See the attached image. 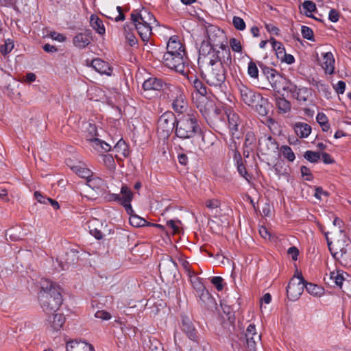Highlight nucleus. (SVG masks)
<instances>
[{
  "instance_id": "obj_37",
  "label": "nucleus",
  "mask_w": 351,
  "mask_h": 351,
  "mask_svg": "<svg viewBox=\"0 0 351 351\" xmlns=\"http://www.w3.org/2000/svg\"><path fill=\"white\" fill-rule=\"evenodd\" d=\"M71 169L80 177L86 178V180L89 178L93 173L87 168L81 165H75L71 167Z\"/></svg>"
},
{
  "instance_id": "obj_42",
  "label": "nucleus",
  "mask_w": 351,
  "mask_h": 351,
  "mask_svg": "<svg viewBox=\"0 0 351 351\" xmlns=\"http://www.w3.org/2000/svg\"><path fill=\"white\" fill-rule=\"evenodd\" d=\"M330 279L332 280L335 285L341 288L344 278L339 271H331L330 273Z\"/></svg>"
},
{
  "instance_id": "obj_26",
  "label": "nucleus",
  "mask_w": 351,
  "mask_h": 351,
  "mask_svg": "<svg viewBox=\"0 0 351 351\" xmlns=\"http://www.w3.org/2000/svg\"><path fill=\"white\" fill-rule=\"evenodd\" d=\"M92 67L100 74H106L110 75L112 69L109 66V64L101 59H95L91 62Z\"/></svg>"
},
{
  "instance_id": "obj_22",
  "label": "nucleus",
  "mask_w": 351,
  "mask_h": 351,
  "mask_svg": "<svg viewBox=\"0 0 351 351\" xmlns=\"http://www.w3.org/2000/svg\"><path fill=\"white\" fill-rule=\"evenodd\" d=\"M66 351H95L91 344L85 341L71 340L66 342Z\"/></svg>"
},
{
  "instance_id": "obj_61",
  "label": "nucleus",
  "mask_w": 351,
  "mask_h": 351,
  "mask_svg": "<svg viewBox=\"0 0 351 351\" xmlns=\"http://www.w3.org/2000/svg\"><path fill=\"white\" fill-rule=\"evenodd\" d=\"M300 171L302 177H306V180H311L312 179L311 171L306 166H302L300 168Z\"/></svg>"
},
{
  "instance_id": "obj_56",
  "label": "nucleus",
  "mask_w": 351,
  "mask_h": 351,
  "mask_svg": "<svg viewBox=\"0 0 351 351\" xmlns=\"http://www.w3.org/2000/svg\"><path fill=\"white\" fill-rule=\"evenodd\" d=\"M222 282L223 279L219 276H215L211 279L212 284L215 286L218 291L223 289Z\"/></svg>"
},
{
  "instance_id": "obj_27",
  "label": "nucleus",
  "mask_w": 351,
  "mask_h": 351,
  "mask_svg": "<svg viewBox=\"0 0 351 351\" xmlns=\"http://www.w3.org/2000/svg\"><path fill=\"white\" fill-rule=\"evenodd\" d=\"M335 58L331 52H327L323 56L322 68L326 74L331 75L334 72Z\"/></svg>"
},
{
  "instance_id": "obj_48",
  "label": "nucleus",
  "mask_w": 351,
  "mask_h": 351,
  "mask_svg": "<svg viewBox=\"0 0 351 351\" xmlns=\"http://www.w3.org/2000/svg\"><path fill=\"white\" fill-rule=\"evenodd\" d=\"M232 24L238 30H243L245 28V23L243 19L239 16H234L232 19Z\"/></svg>"
},
{
  "instance_id": "obj_16",
  "label": "nucleus",
  "mask_w": 351,
  "mask_h": 351,
  "mask_svg": "<svg viewBox=\"0 0 351 351\" xmlns=\"http://www.w3.org/2000/svg\"><path fill=\"white\" fill-rule=\"evenodd\" d=\"M258 145L263 154H269L278 149V144L271 136H264L259 139Z\"/></svg>"
},
{
  "instance_id": "obj_23",
  "label": "nucleus",
  "mask_w": 351,
  "mask_h": 351,
  "mask_svg": "<svg viewBox=\"0 0 351 351\" xmlns=\"http://www.w3.org/2000/svg\"><path fill=\"white\" fill-rule=\"evenodd\" d=\"M167 51L165 53H186L183 45L176 36H173L169 38L167 45Z\"/></svg>"
},
{
  "instance_id": "obj_21",
  "label": "nucleus",
  "mask_w": 351,
  "mask_h": 351,
  "mask_svg": "<svg viewBox=\"0 0 351 351\" xmlns=\"http://www.w3.org/2000/svg\"><path fill=\"white\" fill-rule=\"evenodd\" d=\"M133 198V193L131 190L126 186H122L121 189V205H123L128 213H134L131 206V201Z\"/></svg>"
},
{
  "instance_id": "obj_18",
  "label": "nucleus",
  "mask_w": 351,
  "mask_h": 351,
  "mask_svg": "<svg viewBox=\"0 0 351 351\" xmlns=\"http://www.w3.org/2000/svg\"><path fill=\"white\" fill-rule=\"evenodd\" d=\"M263 73L274 89L279 88V84H282L285 79L275 69L265 67Z\"/></svg>"
},
{
  "instance_id": "obj_44",
  "label": "nucleus",
  "mask_w": 351,
  "mask_h": 351,
  "mask_svg": "<svg viewBox=\"0 0 351 351\" xmlns=\"http://www.w3.org/2000/svg\"><path fill=\"white\" fill-rule=\"evenodd\" d=\"M193 85L197 92L202 96H205L207 93L206 88L202 82L197 78L193 81Z\"/></svg>"
},
{
  "instance_id": "obj_55",
  "label": "nucleus",
  "mask_w": 351,
  "mask_h": 351,
  "mask_svg": "<svg viewBox=\"0 0 351 351\" xmlns=\"http://www.w3.org/2000/svg\"><path fill=\"white\" fill-rule=\"evenodd\" d=\"M230 46L234 51L240 52L242 50V47L240 41L235 38L230 39Z\"/></svg>"
},
{
  "instance_id": "obj_54",
  "label": "nucleus",
  "mask_w": 351,
  "mask_h": 351,
  "mask_svg": "<svg viewBox=\"0 0 351 351\" xmlns=\"http://www.w3.org/2000/svg\"><path fill=\"white\" fill-rule=\"evenodd\" d=\"M237 170L239 174L243 177L247 181H249L250 176L248 175L245 166L242 163L237 164Z\"/></svg>"
},
{
  "instance_id": "obj_25",
  "label": "nucleus",
  "mask_w": 351,
  "mask_h": 351,
  "mask_svg": "<svg viewBox=\"0 0 351 351\" xmlns=\"http://www.w3.org/2000/svg\"><path fill=\"white\" fill-rule=\"evenodd\" d=\"M91 41V32L87 30L84 32L78 33L73 39V45L78 48H84L88 46Z\"/></svg>"
},
{
  "instance_id": "obj_11",
  "label": "nucleus",
  "mask_w": 351,
  "mask_h": 351,
  "mask_svg": "<svg viewBox=\"0 0 351 351\" xmlns=\"http://www.w3.org/2000/svg\"><path fill=\"white\" fill-rule=\"evenodd\" d=\"M206 100L204 105H199V111L207 121H214L219 119L222 110L217 107L212 101Z\"/></svg>"
},
{
  "instance_id": "obj_3",
  "label": "nucleus",
  "mask_w": 351,
  "mask_h": 351,
  "mask_svg": "<svg viewBox=\"0 0 351 351\" xmlns=\"http://www.w3.org/2000/svg\"><path fill=\"white\" fill-rule=\"evenodd\" d=\"M132 27H134L143 42H148L152 34V25L156 23L154 15L146 10L131 14Z\"/></svg>"
},
{
  "instance_id": "obj_58",
  "label": "nucleus",
  "mask_w": 351,
  "mask_h": 351,
  "mask_svg": "<svg viewBox=\"0 0 351 351\" xmlns=\"http://www.w3.org/2000/svg\"><path fill=\"white\" fill-rule=\"evenodd\" d=\"M333 87L337 94H343L346 89V83L343 81H339Z\"/></svg>"
},
{
  "instance_id": "obj_12",
  "label": "nucleus",
  "mask_w": 351,
  "mask_h": 351,
  "mask_svg": "<svg viewBox=\"0 0 351 351\" xmlns=\"http://www.w3.org/2000/svg\"><path fill=\"white\" fill-rule=\"evenodd\" d=\"M241 99L247 106L254 107L257 101L261 99V95L256 93L252 89L241 84L238 85Z\"/></svg>"
},
{
  "instance_id": "obj_47",
  "label": "nucleus",
  "mask_w": 351,
  "mask_h": 351,
  "mask_svg": "<svg viewBox=\"0 0 351 351\" xmlns=\"http://www.w3.org/2000/svg\"><path fill=\"white\" fill-rule=\"evenodd\" d=\"M247 73H248V75L251 77H253V78H257L258 76V70L257 66L252 61H250L248 63Z\"/></svg>"
},
{
  "instance_id": "obj_36",
  "label": "nucleus",
  "mask_w": 351,
  "mask_h": 351,
  "mask_svg": "<svg viewBox=\"0 0 351 351\" xmlns=\"http://www.w3.org/2000/svg\"><path fill=\"white\" fill-rule=\"evenodd\" d=\"M302 12H303L306 16L314 18L312 13L317 10L315 3L309 0L304 1L302 5Z\"/></svg>"
},
{
  "instance_id": "obj_5",
  "label": "nucleus",
  "mask_w": 351,
  "mask_h": 351,
  "mask_svg": "<svg viewBox=\"0 0 351 351\" xmlns=\"http://www.w3.org/2000/svg\"><path fill=\"white\" fill-rule=\"evenodd\" d=\"M261 339V336L256 332L255 325L250 324L245 332L233 341L232 347L234 351H257L256 345Z\"/></svg>"
},
{
  "instance_id": "obj_57",
  "label": "nucleus",
  "mask_w": 351,
  "mask_h": 351,
  "mask_svg": "<svg viewBox=\"0 0 351 351\" xmlns=\"http://www.w3.org/2000/svg\"><path fill=\"white\" fill-rule=\"evenodd\" d=\"M88 141H90L91 145L97 151L100 152L101 145H102V141L97 138H89Z\"/></svg>"
},
{
  "instance_id": "obj_43",
  "label": "nucleus",
  "mask_w": 351,
  "mask_h": 351,
  "mask_svg": "<svg viewBox=\"0 0 351 351\" xmlns=\"http://www.w3.org/2000/svg\"><path fill=\"white\" fill-rule=\"evenodd\" d=\"M280 152L282 156L289 161L293 162L295 160V154L290 147L283 145L280 148Z\"/></svg>"
},
{
  "instance_id": "obj_10",
  "label": "nucleus",
  "mask_w": 351,
  "mask_h": 351,
  "mask_svg": "<svg viewBox=\"0 0 351 351\" xmlns=\"http://www.w3.org/2000/svg\"><path fill=\"white\" fill-rule=\"evenodd\" d=\"M305 288V280L300 276H294L289 282L287 288V293L289 298L291 300H296L303 293Z\"/></svg>"
},
{
  "instance_id": "obj_51",
  "label": "nucleus",
  "mask_w": 351,
  "mask_h": 351,
  "mask_svg": "<svg viewBox=\"0 0 351 351\" xmlns=\"http://www.w3.org/2000/svg\"><path fill=\"white\" fill-rule=\"evenodd\" d=\"M104 162L105 165L108 167V169L111 170H114L115 169V163L114 160L112 156L106 155L104 157Z\"/></svg>"
},
{
  "instance_id": "obj_38",
  "label": "nucleus",
  "mask_w": 351,
  "mask_h": 351,
  "mask_svg": "<svg viewBox=\"0 0 351 351\" xmlns=\"http://www.w3.org/2000/svg\"><path fill=\"white\" fill-rule=\"evenodd\" d=\"M272 47L275 50L277 58L278 59L282 58V56H285V49L280 42L276 41L274 38L270 39Z\"/></svg>"
},
{
  "instance_id": "obj_20",
  "label": "nucleus",
  "mask_w": 351,
  "mask_h": 351,
  "mask_svg": "<svg viewBox=\"0 0 351 351\" xmlns=\"http://www.w3.org/2000/svg\"><path fill=\"white\" fill-rule=\"evenodd\" d=\"M227 117L228 121V127L232 134V138H239V136L237 135L236 133L239 132V127L241 124V120L239 116L234 112H230L227 114Z\"/></svg>"
},
{
  "instance_id": "obj_8",
  "label": "nucleus",
  "mask_w": 351,
  "mask_h": 351,
  "mask_svg": "<svg viewBox=\"0 0 351 351\" xmlns=\"http://www.w3.org/2000/svg\"><path fill=\"white\" fill-rule=\"evenodd\" d=\"M177 119L171 112H166L162 114L158 121V131L162 133L164 136H169L170 133L175 130Z\"/></svg>"
},
{
  "instance_id": "obj_59",
  "label": "nucleus",
  "mask_w": 351,
  "mask_h": 351,
  "mask_svg": "<svg viewBox=\"0 0 351 351\" xmlns=\"http://www.w3.org/2000/svg\"><path fill=\"white\" fill-rule=\"evenodd\" d=\"M95 317L103 320H108L110 319L111 315L109 313L106 311H98L95 313Z\"/></svg>"
},
{
  "instance_id": "obj_40",
  "label": "nucleus",
  "mask_w": 351,
  "mask_h": 351,
  "mask_svg": "<svg viewBox=\"0 0 351 351\" xmlns=\"http://www.w3.org/2000/svg\"><path fill=\"white\" fill-rule=\"evenodd\" d=\"M276 105L278 108L279 110L285 113L290 110L291 104L289 101L286 100L285 98L278 97L276 99Z\"/></svg>"
},
{
  "instance_id": "obj_1",
  "label": "nucleus",
  "mask_w": 351,
  "mask_h": 351,
  "mask_svg": "<svg viewBox=\"0 0 351 351\" xmlns=\"http://www.w3.org/2000/svg\"><path fill=\"white\" fill-rule=\"evenodd\" d=\"M38 299L41 308L47 314L56 312L62 302L58 289L47 279H42L40 282Z\"/></svg>"
},
{
  "instance_id": "obj_39",
  "label": "nucleus",
  "mask_w": 351,
  "mask_h": 351,
  "mask_svg": "<svg viewBox=\"0 0 351 351\" xmlns=\"http://www.w3.org/2000/svg\"><path fill=\"white\" fill-rule=\"evenodd\" d=\"M130 217V224L134 226V227H136V228H139V227H142V226H144L146 223V220L141 217H139L138 215H136L134 213H128Z\"/></svg>"
},
{
  "instance_id": "obj_62",
  "label": "nucleus",
  "mask_w": 351,
  "mask_h": 351,
  "mask_svg": "<svg viewBox=\"0 0 351 351\" xmlns=\"http://www.w3.org/2000/svg\"><path fill=\"white\" fill-rule=\"evenodd\" d=\"M50 36L53 40L59 42H64L66 40V37L63 34L56 32H51L50 33Z\"/></svg>"
},
{
  "instance_id": "obj_13",
  "label": "nucleus",
  "mask_w": 351,
  "mask_h": 351,
  "mask_svg": "<svg viewBox=\"0 0 351 351\" xmlns=\"http://www.w3.org/2000/svg\"><path fill=\"white\" fill-rule=\"evenodd\" d=\"M159 271L161 276L166 278H175L177 264L169 256L163 258L159 263Z\"/></svg>"
},
{
  "instance_id": "obj_31",
  "label": "nucleus",
  "mask_w": 351,
  "mask_h": 351,
  "mask_svg": "<svg viewBox=\"0 0 351 351\" xmlns=\"http://www.w3.org/2000/svg\"><path fill=\"white\" fill-rule=\"evenodd\" d=\"M86 184L89 187H90L93 190L104 191L105 190L106 186V182L103 179L95 176L93 174L89 178H88Z\"/></svg>"
},
{
  "instance_id": "obj_24",
  "label": "nucleus",
  "mask_w": 351,
  "mask_h": 351,
  "mask_svg": "<svg viewBox=\"0 0 351 351\" xmlns=\"http://www.w3.org/2000/svg\"><path fill=\"white\" fill-rule=\"evenodd\" d=\"M164 84H165L161 79L157 77H149L143 82V88L145 93L151 90L159 91L162 89Z\"/></svg>"
},
{
  "instance_id": "obj_28",
  "label": "nucleus",
  "mask_w": 351,
  "mask_h": 351,
  "mask_svg": "<svg viewBox=\"0 0 351 351\" xmlns=\"http://www.w3.org/2000/svg\"><path fill=\"white\" fill-rule=\"evenodd\" d=\"M182 330L186 334L188 337L193 341H196V331L190 319L186 317H184L182 318Z\"/></svg>"
},
{
  "instance_id": "obj_4",
  "label": "nucleus",
  "mask_w": 351,
  "mask_h": 351,
  "mask_svg": "<svg viewBox=\"0 0 351 351\" xmlns=\"http://www.w3.org/2000/svg\"><path fill=\"white\" fill-rule=\"evenodd\" d=\"M228 52H223L222 62L217 64L214 66H208L204 77L206 83L211 86L221 88L226 80V68L232 64V57L229 56Z\"/></svg>"
},
{
  "instance_id": "obj_9",
  "label": "nucleus",
  "mask_w": 351,
  "mask_h": 351,
  "mask_svg": "<svg viewBox=\"0 0 351 351\" xmlns=\"http://www.w3.org/2000/svg\"><path fill=\"white\" fill-rule=\"evenodd\" d=\"M168 97L172 101V108L178 113H183L186 108V101L182 90L175 86L169 88Z\"/></svg>"
},
{
  "instance_id": "obj_7",
  "label": "nucleus",
  "mask_w": 351,
  "mask_h": 351,
  "mask_svg": "<svg viewBox=\"0 0 351 351\" xmlns=\"http://www.w3.org/2000/svg\"><path fill=\"white\" fill-rule=\"evenodd\" d=\"M207 32L209 42L203 41L202 43L199 50V60H203L206 56L210 54L211 51H214L215 49L214 46L217 47L218 45L217 43H220L217 38L223 36V32L214 27H210L207 30Z\"/></svg>"
},
{
  "instance_id": "obj_60",
  "label": "nucleus",
  "mask_w": 351,
  "mask_h": 351,
  "mask_svg": "<svg viewBox=\"0 0 351 351\" xmlns=\"http://www.w3.org/2000/svg\"><path fill=\"white\" fill-rule=\"evenodd\" d=\"M328 19L332 22H337L339 19V13L335 9H332L329 12Z\"/></svg>"
},
{
  "instance_id": "obj_34",
  "label": "nucleus",
  "mask_w": 351,
  "mask_h": 351,
  "mask_svg": "<svg viewBox=\"0 0 351 351\" xmlns=\"http://www.w3.org/2000/svg\"><path fill=\"white\" fill-rule=\"evenodd\" d=\"M90 26L99 34L103 35L105 34L106 29L101 19L97 15L92 14L90 18Z\"/></svg>"
},
{
  "instance_id": "obj_49",
  "label": "nucleus",
  "mask_w": 351,
  "mask_h": 351,
  "mask_svg": "<svg viewBox=\"0 0 351 351\" xmlns=\"http://www.w3.org/2000/svg\"><path fill=\"white\" fill-rule=\"evenodd\" d=\"M301 33L304 38L313 40V32L310 27L304 25L302 26Z\"/></svg>"
},
{
  "instance_id": "obj_64",
  "label": "nucleus",
  "mask_w": 351,
  "mask_h": 351,
  "mask_svg": "<svg viewBox=\"0 0 351 351\" xmlns=\"http://www.w3.org/2000/svg\"><path fill=\"white\" fill-rule=\"evenodd\" d=\"M34 197L35 198L37 199V201L41 204H46L47 202V199H48L49 197H45L39 191H36L34 193Z\"/></svg>"
},
{
  "instance_id": "obj_50",
  "label": "nucleus",
  "mask_w": 351,
  "mask_h": 351,
  "mask_svg": "<svg viewBox=\"0 0 351 351\" xmlns=\"http://www.w3.org/2000/svg\"><path fill=\"white\" fill-rule=\"evenodd\" d=\"M206 206L211 210H216L220 206V202L217 199H208L205 202Z\"/></svg>"
},
{
  "instance_id": "obj_30",
  "label": "nucleus",
  "mask_w": 351,
  "mask_h": 351,
  "mask_svg": "<svg viewBox=\"0 0 351 351\" xmlns=\"http://www.w3.org/2000/svg\"><path fill=\"white\" fill-rule=\"evenodd\" d=\"M256 137L253 132H248L245 134L243 155L246 157L249 156L250 152H252L255 147Z\"/></svg>"
},
{
  "instance_id": "obj_63",
  "label": "nucleus",
  "mask_w": 351,
  "mask_h": 351,
  "mask_svg": "<svg viewBox=\"0 0 351 351\" xmlns=\"http://www.w3.org/2000/svg\"><path fill=\"white\" fill-rule=\"evenodd\" d=\"M287 253L291 256L292 259L296 261L298 259V256L299 254V251L296 247H291L288 249Z\"/></svg>"
},
{
  "instance_id": "obj_53",
  "label": "nucleus",
  "mask_w": 351,
  "mask_h": 351,
  "mask_svg": "<svg viewBox=\"0 0 351 351\" xmlns=\"http://www.w3.org/2000/svg\"><path fill=\"white\" fill-rule=\"evenodd\" d=\"M14 48V43L12 40L8 39L5 41V44L1 47V51L3 53H10Z\"/></svg>"
},
{
  "instance_id": "obj_19",
  "label": "nucleus",
  "mask_w": 351,
  "mask_h": 351,
  "mask_svg": "<svg viewBox=\"0 0 351 351\" xmlns=\"http://www.w3.org/2000/svg\"><path fill=\"white\" fill-rule=\"evenodd\" d=\"M47 322L48 327L53 331L60 330L65 322V317L61 313H50L48 314Z\"/></svg>"
},
{
  "instance_id": "obj_35",
  "label": "nucleus",
  "mask_w": 351,
  "mask_h": 351,
  "mask_svg": "<svg viewBox=\"0 0 351 351\" xmlns=\"http://www.w3.org/2000/svg\"><path fill=\"white\" fill-rule=\"evenodd\" d=\"M305 289L308 293L316 297H320L324 294V289L322 287L311 282H306V281Z\"/></svg>"
},
{
  "instance_id": "obj_14",
  "label": "nucleus",
  "mask_w": 351,
  "mask_h": 351,
  "mask_svg": "<svg viewBox=\"0 0 351 351\" xmlns=\"http://www.w3.org/2000/svg\"><path fill=\"white\" fill-rule=\"evenodd\" d=\"M219 49L221 50H217L215 49L202 60L204 62L208 64V66H214L217 64H220L222 62V58L224 55L223 52L226 51L228 52V53L229 54V56L231 57L230 51L226 45L220 43Z\"/></svg>"
},
{
  "instance_id": "obj_2",
  "label": "nucleus",
  "mask_w": 351,
  "mask_h": 351,
  "mask_svg": "<svg viewBox=\"0 0 351 351\" xmlns=\"http://www.w3.org/2000/svg\"><path fill=\"white\" fill-rule=\"evenodd\" d=\"M200 132L196 115L187 113L178 118L176 124V136L182 140H191L193 143L194 138Z\"/></svg>"
},
{
  "instance_id": "obj_45",
  "label": "nucleus",
  "mask_w": 351,
  "mask_h": 351,
  "mask_svg": "<svg viewBox=\"0 0 351 351\" xmlns=\"http://www.w3.org/2000/svg\"><path fill=\"white\" fill-rule=\"evenodd\" d=\"M304 157L311 162H317L320 159V154L313 151H306Z\"/></svg>"
},
{
  "instance_id": "obj_15",
  "label": "nucleus",
  "mask_w": 351,
  "mask_h": 351,
  "mask_svg": "<svg viewBox=\"0 0 351 351\" xmlns=\"http://www.w3.org/2000/svg\"><path fill=\"white\" fill-rule=\"evenodd\" d=\"M193 288L196 291L197 294L199 299L203 302H206L210 299V294L206 290L204 284L202 282L201 279L197 276L194 273L188 276Z\"/></svg>"
},
{
  "instance_id": "obj_29",
  "label": "nucleus",
  "mask_w": 351,
  "mask_h": 351,
  "mask_svg": "<svg viewBox=\"0 0 351 351\" xmlns=\"http://www.w3.org/2000/svg\"><path fill=\"white\" fill-rule=\"evenodd\" d=\"M102 223L97 219H93L88 222V228L91 235L95 237L97 239H101L103 234L100 230Z\"/></svg>"
},
{
  "instance_id": "obj_52",
  "label": "nucleus",
  "mask_w": 351,
  "mask_h": 351,
  "mask_svg": "<svg viewBox=\"0 0 351 351\" xmlns=\"http://www.w3.org/2000/svg\"><path fill=\"white\" fill-rule=\"evenodd\" d=\"M86 132H88V135L86 136L88 141L89 138H96L95 136L97 135L96 126L90 123L88 125Z\"/></svg>"
},
{
  "instance_id": "obj_33",
  "label": "nucleus",
  "mask_w": 351,
  "mask_h": 351,
  "mask_svg": "<svg viewBox=\"0 0 351 351\" xmlns=\"http://www.w3.org/2000/svg\"><path fill=\"white\" fill-rule=\"evenodd\" d=\"M269 106L268 100L261 96V99L256 102L253 108L260 115L266 116L269 111Z\"/></svg>"
},
{
  "instance_id": "obj_32",
  "label": "nucleus",
  "mask_w": 351,
  "mask_h": 351,
  "mask_svg": "<svg viewBox=\"0 0 351 351\" xmlns=\"http://www.w3.org/2000/svg\"><path fill=\"white\" fill-rule=\"evenodd\" d=\"M296 134L300 138H306L311 132V127L306 123H296L294 125Z\"/></svg>"
},
{
  "instance_id": "obj_41",
  "label": "nucleus",
  "mask_w": 351,
  "mask_h": 351,
  "mask_svg": "<svg viewBox=\"0 0 351 351\" xmlns=\"http://www.w3.org/2000/svg\"><path fill=\"white\" fill-rule=\"evenodd\" d=\"M132 28V27H130V25L126 24L124 26L125 39L131 47L137 44V38L134 34L128 32V30H130Z\"/></svg>"
},
{
  "instance_id": "obj_6",
  "label": "nucleus",
  "mask_w": 351,
  "mask_h": 351,
  "mask_svg": "<svg viewBox=\"0 0 351 351\" xmlns=\"http://www.w3.org/2000/svg\"><path fill=\"white\" fill-rule=\"evenodd\" d=\"M162 61L165 66L183 75L189 71V60L186 53H165Z\"/></svg>"
},
{
  "instance_id": "obj_17",
  "label": "nucleus",
  "mask_w": 351,
  "mask_h": 351,
  "mask_svg": "<svg viewBox=\"0 0 351 351\" xmlns=\"http://www.w3.org/2000/svg\"><path fill=\"white\" fill-rule=\"evenodd\" d=\"M284 90L290 92L293 97L300 101H306L308 97V89L307 88H299L293 84H289L283 87Z\"/></svg>"
},
{
  "instance_id": "obj_46",
  "label": "nucleus",
  "mask_w": 351,
  "mask_h": 351,
  "mask_svg": "<svg viewBox=\"0 0 351 351\" xmlns=\"http://www.w3.org/2000/svg\"><path fill=\"white\" fill-rule=\"evenodd\" d=\"M113 150L121 152L122 155L126 156L128 154V147L127 145L123 140H119L117 143L114 147Z\"/></svg>"
}]
</instances>
